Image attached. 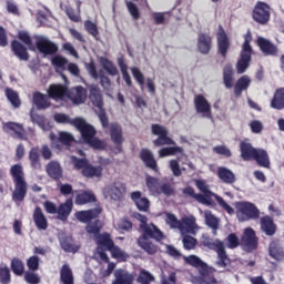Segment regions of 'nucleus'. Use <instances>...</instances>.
<instances>
[{
    "instance_id": "f257e3e1",
    "label": "nucleus",
    "mask_w": 284,
    "mask_h": 284,
    "mask_svg": "<svg viewBox=\"0 0 284 284\" xmlns=\"http://www.w3.org/2000/svg\"><path fill=\"white\" fill-rule=\"evenodd\" d=\"M135 219L140 221V230H142V234L136 240L138 247H141L149 256H154V254L159 252V245H156L154 241H156V243L165 241V233L154 223L149 224L148 216L141 213H136Z\"/></svg>"
},
{
    "instance_id": "f03ea898",
    "label": "nucleus",
    "mask_w": 284,
    "mask_h": 284,
    "mask_svg": "<svg viewBox=\"0 0 284 284\" xmlns=\"http://www.w3.org/2000/svg\"><path fill=\"white\" fill-rule=\"evenodd\" d=\"M10 176L14 185L11 199L13 203L19 205V203H23V201H26V196H28V182L26 181V172H23V165L13 164L10 169Z\"/></svg>"
},
{
    "instance_id": "7ed1b4c3",
    "label": "nucleus",
    "mask_w": 284,
    "mask_h": 284,
    "mask_svg": "<svg viewBox=\"0 0 284 284\" xmlns=\"http://www.w3.org/2000/svg\"><path fill=\"white\" fill-rule=\"evenodd\" d=\"M74 128L80 131V134L84 141L88 143L93 150H103L105 148V143L97 138V129L92 126V124L88 123L83 118L74 119Z\"/></svg>"
},
{
    "instance_id": "20e7f679",
    "label": "nucleus",
    "mask_w": 284,
    "mask_h": 284,
    "mask_svg": "<svg viewBox=\"0 0 284 284\" xmlns=\"http://www.w3.org/2000/svg\"><path fill=\"white\" fill-rule=\"evenodd\" d=\"M252 32H247L244 36V42L242 44V51L240 54V60L236 63V72L237 74H243L250 68V63H252Z\"/></svg>"
},
{
    "instance_id": "39448f33",
    "label": "nucleus",
    "mask_w": 284,
    "mask_h": 284,
    "mask_svg": "<svg viewBox=\"0 0 284 284\" xmlns=\"http://www.w3.org/2000/svg\"><path fill=\"white\" fill-rule=\"evenodd\" d=\"M236 217L241 223L261 219V210L252 202H239L236 205Z\"/></svg>"
},
{
    "instance_id": "423d86ee",
    "label": "nucleus",
    "mask_w": 284,
    "mask_h": 284,
    "mask_svg": "<svg viewBox=\"0 0 284 284\" xmlns=\"http://www.w3.org/2000/svg\"><path fill=\"white\" fill-rule=\"evenodd\" d=\"M98 250L102 252H111L113 258H125V252L121 247L114 245V240L110 233L99 234L97 237Z\"/></svg>"
},
{
    "instance_id": "0eeeda50",
    "label": "nucleus",
    "mask_w": 284,
    "mask_h": 284,
    "mask_svg": "<svg viewBox=\"0 0 284 284\" xmlns=\"http://www.w3.org/2000/svg\"><path fill=\"white\" fill-rule=\"evenodd\" d=\"M205 247L209 250H213L217 254V267H227L231 263L230 256H227V251H225V243L221 240H205L204 241Z\"/></svg>"
},
{
    "instance_id": "6e6552de",
    "label": "nucleus",
    "mask_w": 284,
    "mask_h": 284,
    "mask_svg": "<svg viewBox=\"0 0 284 284\" xmlns=\"http://www.w3.org/2000/svg\"><path fill=\"white\" fill-rule=\"evenodd\" d=\"M151 132L154 136H158V139L153 141L155 148H163V145H176V142L170 138V131H168V128L161 124H152Z\"/></svg>"
},
{
    "instance_id": "1a4fd4ad",
    "label": "nucleus",
    "mask_w": 284,
    "mask_h": 284,
    "mask_svg": "<svg viewBox=\"0 0 284 284\" xmlns=\"http://www.w3.org/2000/svg\"><path fill=\"white\" fill-rule=\"evenodd\" d=\"M271 10L272 9L270 8V4L263 1H257L252 11L253 20H255L256 23H260V26H265L266 23H270L272 14Z\"/></svg>"
},
{
    "instance_id": "9d476101",
    "label": "nucleus",
    "mask_w": 284,
    "mask_h": 284,
    "mask_svg": "<svg viewBox=\"0 0 284 284\" xmlns=\"http://www.w3.org/2000/svg\"><path fill=\"white\" fill-rule=\"evenodd\" d=\"M109 135L112 143L115 144V153L121 154V152H123V142L125 141V138H123V128L116 122L110 123Z\"/></svg>"
},
{
    "instance_id": "9b49d317",
    "label": "nucleus",
    "mask_w": 284,
    "mask_h": 284,
    "mask_svg": "<svg viewBox=\"0 0 284 284\" xmlns=\"http://www.w3.org/2000/svg\"><path fill=\"white\" fill-rule=\"evenodd\" d=\"M36 48L39 53L44 54V57L57 54V52H59V47L57 43L44 37H37Z\"/></svg>"
},
{
    "instance_id": "f8f14e48",
    "label": "nucleus",
    "mask_w": 284,
    "mask_h": 284,
    "mask_svg": "<svg viewBox=\"0 0 284 284\" xmlns=\"http://www.w3.org/2000/svg\"><path fill=\"white\" fill-rule=\"evenodd\" d=\"M217 39V52L221 54L223 59H227V52L230 50V45L232 43L230 42V38L227 37V33L225 32V29L223 26H219V30L216 33Z\"/></svg>"
},
{
    "instance_id": "ddd939ff",
    "label": "nucleus",
    "mask_w": 284,
    "mask_h": 284,
    "mask_svg": "<svg viewBox=\"0 0 284 284\" xmlns=\"http://www.w3.org/2000/svg\"><path fill=\"white\" fill-rule=\"evenodd\" d=\"M194 108L197 114H202L204 119H212V105L203 94L194 98Z\"/></svg>"
},
{
    "instance_id": "4468645a",
    "label": "nucleus",
    "mask_w": 284,
    "mask_h": 284,
    "mask_svg": "<svg viewBox=\"0 0 284 284\" xmlns=\"http://www.w3.org/2000/svg\"><path fill=\"white\" fill-rule=\"evenodd\" d=\"M73 141H74V135L65 131H61L55 140L52 139L51 146L53 148V150H58L59 152H61L63 148H65L67 150H70V148H72Z\"/></svg>"
},
{
    "instance_id": "2eb2a0df",
    "label": "nucleus",
    "mask_w": 284,
    "mask_h": 284,
    "mask_svg": "<svg viewBox=\"0 0 284 284\" xmlns=\"http://www.w3.org/2000/svg\"><path fill=\"white\" fill-rule=\"evenodd\" d=\"M67 99H70L74 105H81L88 99V90L81 85L68 89Z\"/></svg>"
},
{
    "instance_id": "dca6fc26",
    "label": "nucleus",
    "mask_w": 284,
    "mask_h": 284,
    "mask_svg": "<svg viewBox=\"0 0 284 284\" xmlns=\"http://www.w3.org/2000/svg\"><path fill=\"white\" fill-rule=\"evenodd\" d=\"M256 43L264 57H278V47L272 41L258 37Z\"/></svg>"
},
{
    "instance_id": "f3484780",
    "label": "nucleus",
    "mask_w": 284,
    "mask_h": 284,
    "mask_svg": "<svg viewBox=\"0 0 284 284\" xmlns=\"http://www.w3.org/2000/svg\"><path fill=\"white\" fill-rule=\"evenodd\" d=\"M241 243L247 250L254 251L258 247V237H256V232L252 227L244 230V235L241 239Z\"/></svg>"
},
{
    "instance_id": "a211bd4d",
    "label": "nucleus",
    "mask_w": 284,
    "mask_h": 284,
    "mask_svg": "<svg viewBox=\"0 0 284 284\" xmlns=\"http://www.w3.org/2000/svg\"><path fill=\"white\" fill-rule=\"evenodd\" d=\"M49 99L65 101L68 99V87L65 84H50L48 89Z\"/></svg>"
},
{
    "instance_id": "6ab92c4d",
    "label": "nucleus",
    "mask_w": 284,
    "mask_h": 284,
    "mask_svg": "<svg viewBox=\"0 0 284 284\" xmlns=\"http://www.w3.org/2000/svg\"><path fill=\"white\" fill-rule=\"evenodd\" d=\"M268 255L271 258H274V261H277V263H281V261H284V248L281 244V240L273 239L268 244Z\"/></svg>"
},
{
    "instance_id": "aec40b11",
    "label": "nucleus",
    "mask_w": 284,
    "mask_h": 284,
    "mask_svg": "<svg viewBox=\"0 0 284 284\" xmlns=\"http://www.w3.org/2000/svg\"><path fill=\"white\" fill-rule=\"evenodd\" d=\"M101 216V209H90L85 211H78L75 213V219L80 223H92V221H95V219H99Z\"/></svg>"
},
{
    "instance_id": "412c9836",
    "label": "nucleus",
    "mask_w": 284,
    "mask_h": 284,
    "mask_svg": "<svg viewBox=\"0 0 284 284\" xmlns=\"http://www.w3.org/2000/svg\"><path fill=\"white\" fill-rule=\"evenodd\" d=\"M180 232L182 234H196V230H199V225L196 224V217L194 216H185L180 220Z\"/></svg>"
},
{
    "instance_id": "4be33fe9",
    "label": "nucleus",
    "mask_w": 284,
    "mask_h": 284,
    "mask_svg": "<svg viewBox=\"0 0 284 284\" xmlns=\"http://www.w3.org/2000/svg\"><path fill=\"white\" fill-rule=\"evenodd\" d=\"M140 159L144 163L145 168L152 170L153 172H159V163L154 159V153L150 149H142L140 151Z\"/></svg>"
},
{
    "instance_id": "5701e85b",
    "label": "nucleus",
    "mask_w": 284,
    "mask_h": 284,
    "mask_svg": "<svg viewBox=\"0 0 284 284\" xmlns=\"http://www.w3.org/2000/svg\"><path fill=\"white\" fill-rule=\"evenodd\" d=\"M74 207V202L72 201V197H69L65 200L64 203H61L58 206V221H62V223H65L68 219H70V214H72V210Z\"/></svg>"
},
{
    "instance_id": "b1692460",
    "label": "nucleus",
    "mask_w": 284,
    "mask_h": 284,
    "mask_svg": "<svg viewBox=\"0 0 284 284\" xmlns=\"http://www.w3.org/2000/svg\"><path fill=\"white\" fill-rule=\"evenodd\" d=\"M131 200L135 203L140 212H148L150 210V200L143 196L141 191H134L131 193Z\"/></svg>"
},
{
    "instance_id": "393cba45",
    "label": "nucleus",
    "mask_w": 284,
    "mask_h": 284,
    "mask_svg": "<svg viewBox=\"0 0 284 284\" xmlns=\"http://www.w3.org/2000/svg\"><path fill=\"white\" fill-rule=\"evenodd\" d=\"M260 226L262 232L265 233L266 236H274V234H276V224L274 223V219H272V216L270 215L261 217Z\"/></svg>"
},
{
    "instance_id": "a878e982",
    "label": "nucleus",
    "mask_w": 284,
    "mask_h": 284,
    "mask_svg": "<svg viewBox=\"0 0 284 284\" xmlns=\"http://www.w3.org/2000/svg\"><path fill=\"white\" fill-rule=\"evenodd\" d=\"M197 50L201 54H210L212 50V36L200 33L197 37Z\"/></svg>"
},
{
    "instance_id": "bb28decb",
    "label": "nucleus",
    "mask_w": 284,
    "mask_h": 284,
    "mask_svg": "<svg viewBox=\"0 0 284 284\" xmlns=\"http://www.w3.org/2000/svg\"><path fill=\"white\" fill-rule=\"evenodd\" d=\"M126 186L121 182H114L108 191V194L112 201H121L125 196Z\"/></svg>"
},
{
    "instance_id": "cd10ccee",
    "label": "nucleus",
    "mask_w": 284,
    "mask_h": 284,
    "mask_svg": "<svg viewBox=\"0 0 284 284\" xmlns=\"http://www.w3.org/2000/svg\"><path fill=\"white\" fill-rule=\"evenodd\" d=\"M89 99L95 108H99V110L103 108V94H101L99 85L91 84L89 87Z\"/></svg>"
},
{
    "instance_id": "c85d7f7f",
    "label": "nucleus",
    "mask_w": 284,
    "mask_h": 284,
    "mask_svg": "<svg viewBox=\"0 0 284 284\" xmlns=\"http://www.w3.org/2000/svg\"><path fill=\"white\" fill-rule=\"evenodd\" d=\"M183 258L186 265H191V267H196L197 270H200L201 276H205V274H207V264L203 262L199 256L189 255L183 256Z\"/></svg>"
},
{
    "instance_id": "c756f323",
    "label": "nucleus",
    "mask_w": 284,
    "mask_h": 284,
    "mask_svg": "<svg viewBox=\"0 0 284 284\" xmlns=\"http://www.w3.org/2000/svg\"><path fill=\"white\" fill-rule=\"evenodd\" d=\"M47 174L53 181H61L63 179V169L58 161H51L47 164Z\"/></svg>"
},
{
    "instance_id": "7c9ffc66",
    "label": "nucleus",
    "mask_w": 284,
    "mask_h": 284,
    "mask_svg": "<svg viewBox=\"0 0 284 284\" xmlns=\"http://www.w3.org/2000/svg\"><path fill=\"white\" fill-rule=\"evenodd\" d=\"M32 219L38 230H48V217H45V214L43 213L41 206H36Z\"/></svg>"
},
{
    "instance_id": "2f4dec72",
    "label": "nucleus",
    "mask_w": 284,
    "mask_h": 284,
    "mask_svg": "<svg viewBox=\"0 0 284 284\" xmlns=\"http://www.w3.org/2000/svg\"><path fill=\"white\" fill-rule=\"evenodd\" d=\"M134 283V275L123 268L114 271V280L112 284H132Z\"/></svg>"
},
{
    "instance_id": "473e14b6",
    "label": "nucleus",
    "mask_w": 284,
    "mask_h": 284,
    "mask_svg": "<svg viewBox=\"0 0 284 284\" xmlns=\"http://www.w3.org/2000/svg\"><path fill=\"white\" fill-rule=\"evenodd\" d=\"M60 247L64 252H71L72 254H77V252H79V250H81V246L77 245L74 243V239L70 235H62L60 237Z\"/></svg>"
},
{
    "instance_id": "72a5a7b5",
    "label": "nucleus",
    "mask_w": 284,
    "mask_h": 284,
    "mask_svg": "<svg viewBox=\"0 0 284 284\" xmlns=\"http://www.w3.org/2000/svg\"><path fill=\"white\" fill-rule=\"evenodd\" d=\"M11 50L16 57L20 59V61H29L30 53H28V48L23 45L18 40L11 41Z\"/></svg>"
},
{
    "instance_id": "f704fd0d",
    "label": "nucleus",
    "mask_w": 284,
    "mask_h": 284,
    "mask_svg": "<svg viewBox=\"0 0 284 284\" xmlns=\"http://www.w3.org/2000/svg\"><path fill=\"white\" fill-rule=\"evenodd\" d=\"M257 150L258 149L253 148L252 143L250 142H240L241 159L243 161H253Z\"/></svg>"
},
{
    "instance_id": "c9c22d12",
    "label": "nucleus",
    "mask_w": 284,
    "mask_h": 284,
    "mask_svg": "<svg viewBox=\"0 0 284 284\" xmlns=\"http://www.w3.org/2000/svg\"><path fill=\"white\" fill-rule=\"evenodd\" d=\"M33 103L37 110H48V108L52 105V102H50V95L43 94L39 91L33 93Z\"/></svg>"
},
{
    "instance_id": "e433bc0d",
    "label": "nucleus",
    "mask_w": 284,
    "mask_h": 284,
    "mask_svg": "<svg viewBox=\"0 0 284 284\" xmlns=\"http://www.w3.org/2000/svg\"><path fill=\"white\" fill-rule=\"evenodd\" d=\"M253 161L256 162L258 168H265L266 170H270V165H272V162H270V154L263 149H257V151H255Z\"/></svg>"
},
{
    "instance_id": "4c0bfd02",
    "label": "nucleus",
    "mask_w": 284,
    "mask_h": 284,
    "mask_svg": "<svg viewBox=\"0 0 284 284\" xmlns=\"http://www.w3.org/2000/svg\"><path fill=\"white\" fill-rule=\"evenodd\" d=\"M217 176L222 183H226V185H232L233 183H236V175L232 170L225 168V166H220L217 169Z\"/></svg>"
},
{
    "instance_id": "58836bf2",
    "label": "nucleus",
    "mask_w": 284,
    "mask_h": 284,
    "mask_svg": "<svg viewBox=\"0 0 284 284\" xmlns=\"http://www.w3.org/2000/svg\"><path fill=\"white\" fill-rule=\"evenodd\" d=\"M270 105L273 110H284V87L275 90Z\"/></svg>"
},
{
    "instance_id": "ea45409f",
    "label": "nucleus",
    "mask_w": 284,
    "mask_h": 284,
    "mask_svg": "<svg viewBox=\"0 0 284 284\" xmlns=\"http://www.w3.org/2000/svg\"><path fill=\"white\" fill-rule=\"evenodd\" d=\"M88 203H97V195L92 191H81L75 196V205H88Z\"/></svg>"
},
{
    "instance_id": "a19ab883",
    "label": "nucleus",
    "mask_w": 284,
    "mask_h": 284,
    "mask_svg": "<svg viewBox=\"0 0 284 284\" xmlns=\"http://www.w3.org/2000/svg\"><path fill=\"white\" fill-rule=\"evenodd\" d=\"M4 95L14 110H19V108H21V97H19V92L14 89L7 87L4 89Z\"/></svg>"
},
{
    "instance_id": "79ce46f5",
    "label": "nucleus",
    "mask_w": 284,
    "mask_h": 284,
    "mask_svg": "<svg viewBox=\"0 0 284 284\" xmlns=\"http://www.w3.org/2000/svg\"><path fill=\"white\" fill-rule=\"evenodd\" d=\"M82 175H84L85 179H101V176H103V166H94L89 163L84 170H82Z\"/></svg>"
},
{
    "instance_id": "37998d69",
    "label": "nucleus",
    "mask_w": 284,
    "mask_h": 284,
    "mask_svg": "<svg viewBox=\"0 0 284 284\" xmlns=\"http://www.w3.org/2000/svg\"><path fill=\"white\" fill-rule=\"evenodd\" d=\"M4 128H7V130H10L11 132H14L16 139H20V141H28V136H26V129H23V125L16 122H7L4 124Z\"/></svg>"
},
{
    "instance_id": "c03bdc74",
    "label": "nucleus",
    "mask_w": 284,
    "mask_h": 284,
    "mask_svg": "<svg viewBox=\"0 0 284 284\" xmlns=\"http://www.w3.org/2000/svg\"><path fill=\"white\" fill-rule=\"evenodd\" d=\"M60 281L62 284H74V273L70 264H63L60 268Z\"/></svg>"
},
{
    "instance_id": "a18cd8bd",
    "label": "nucleus",
    "mask_w": 284,
    "mask_h": 284,
    "mask_svg": "<svg viewBox=\"0 0 284 284\" xmlns=\"http://www.w3.org/2000/svg\"><path fill=\"white\" fill-rule=\"evenodd\" d=\"M250 83H252L250 75H242L234 85L235 97H241V94H243V91L250 88Z\"/></svg>"
},
{
    "instance_id": "49530a36",
    "label": "nucleus",
    "mask_w": 284,
    "mask_h": 284,
    "mask_svg": "<svg viewBox=\"0 0 284 284\" xmlns=\"http://www.w3.org/2000/svg\"><path fill=\"white\" fill-rule=\"evenodd\" d=\"M223 83L225 88H234V69L232 64H226L223 69Z\"/></svg>"
},
{
    "instance_id": "de8ad7c7",
    "label": "nucleus",
    "mask_w": 284,
    "mask_h": 284,
    "mask_svg": "<svg viewBox=\"0 0 284 284\" xmlns=\"http://www.w3.org/2000/svg\"><path fill=\"white\" fill-rule=\"evenodd\" d=\"M65 14L69 17L70 21H73V23H79V21H81V1L77 0V10L72 7H68Z\"/></svg>"
},
{
    "instance_id": "09e8293b",
    "label": "nucleus",
    "mask_w": 284,
    "mask_h": 284,
    "mask_svg": "<svg viewBox=\"0 0 284 284\" xmlns=\"http://www.w3.org/2000/svg\"><path fill=\"white\" fill-rule=\"evenodd\" d=\"M29 161H30V165H31V168H33V170H40L41 169V158L39 155V148L38 146H33L29 151Z\"/></svg>"
},
{
    "instance_id": "8fccbe9b",
    "label": "nucleus",
    "mask_w": 284,
    "mask_h": 284,
    "mask_svg": "<svg viewBox=\"0 0 284 284\" xmlns=\"http://www.w3.org/2000/svg\"><path fill=\"white\" fill-rule=\"evenodd\" d=\"M118 65L122 72V79L125 81L129 88H132V78L128 72V63H125V58L123 57L118 58Z\"/></svg>"
},
{
    "instance_id": "3c124183",
    "label": "nucleus",
    "mask_w": 284,
    "mask_h": 284,
    "mask_svg": "<svg viewBox=\"0 0 284 284\" xmlns=\"http://www.w3.org/2000/svg\"><path fill=\"white\" fill-rule=\"evenodd\" d=\"M176 154H183V149L181 146H165L159 150L160 159H165V156H176Z\"/></svg>"
},
{
    "instance_id": "603ef678",
    "label": "nucleus",
    "mask_w": 284,
    "mask_h": 284,
    "mask_svg": "<svg viewBox=\"0 0 284 284\" xmlns=\"http://www.w3.org/2000/svg\"><path fill=\"white\" fill-rule=\"evenodd\" d=\"M183 194L185 196H191L192 199H195V201H197L199 203H203V204L209 203L207 195L196 193L194 191V187H192V186H187V187L183 189Z\"/></svg>"
},
{
    "instance_id": "864d4df0",
    "label": "nucleus",
    "mask_w": 284,
    "mask_h": 284,
    "mask_svg": "<svg viewBox=\"0 0 284 284\" xmlns=\"http://www.w3.org/2000/svg\"><path fill=\"white\" fill-rule=\"evenodd\" d=\"M11 270L16 276H23L26 274V264L18 257L11 260Z\"/></svg>"
},
{
    "instance_id": "5fc2aeb1",
    "label": "nucleus",
    "mask_w": 284,
    "mask_h": 284,
    "mask_svg": "<svg viewBox=\"0 0 284 284\" xmlns=\"http://www.w3.org/2000/svg\"><path fill=\"white\" fill-rule=\"evenodd\" d=\"M155 277L150 273V271H146L145 268H141L138 277H136V283L139 284H150L154 283Z\"/></svg>"
},
{
    "instance_id": "6e6d98bb",
    "label": "nucleus",
    "mask_w": 284,
    "mask_h": 284,
    "mask_svg": "<svg viewBox=\"0 0 284 284\" xmlns=\"http://www.w3.org/2000/svg\"><path fill=\"white\" fill-rule=\"evenodd\" d=\"M146 187L151 194H161V183H159V179L154 176L146 178Z\"/></svg>"
},
{
    "instance_id": "4d7b16f0",
    "label": "nucleus",
    "mask_w": 284,
    "mask_h": 284,
    "mask_svg": "<svg viewBox=\"0 0 284 284\" xmlns=\"http://www.w3.org/2000/svg\"><path fill=\"white\" fill-rule=\"evenodd\" d=\"M102 68L110 74V77H118L119 69H116V65H114L113 61H110V59H102L101 61Z\"/></svg>"
},
{
    "instance_id": "13d9d810",
    "label": "nucleus",
    "mask_w": 284,
    "mask_h": 284,
    "mask_svg": "<svg viewBox=\"0 0 284 284\" xmlns=\"http://www.w3.org/2000/svg\"><path fill=\"white\" fill-rule=\"evenodd\" d=\"M0 283L10 284L12 283V274L10 273V267L6 264L0 265Z\"/></svg>"
},
{
    "instance_id": "bf43d9fd",
    "label": "nucleus",
    "mask_w": 284,
    "mask_h": 284,
    "mask_svg": "<svg viewBox=\"0 0 284 284\" xmlns=\"http://www.w3.org/2000/svg\"><path fill=\"white\" fill-rule=\"evenodd\" d=\"M125 6L133 21H139V19H141V11L139 10V7L132 1H126Z\"/></svg>"
},
{
    "instance_id": "052dcab7",
    "label": "nucleus",
    "mask_w": 284,
    "mask_h": 284,
    "mask_svg": "<svg viewBox=\"0 0 284 284\" xmlns=\"http://www.w3.org/2000/svg\"><path fill=\"white\" fill-rule=\"evenodd\" d=\"M18 39L20 41H22V43H24V45H28V48H29V50H31V52H34V50H37L34 44L32 43V38L30 37V34L28 32L20 31L18 33Z\"/></svg>"
},
{
    "instance_id": "680f3d73",
    "label": "nucleus",
    "mask_w": 284,
    "mask_h": 284,
    "mask_svg": "<svg viewBox=\"0 0 284 284\" xmlns=\"http://www.w3.org/2000/svg\"><path fill=\"white\" fill-rule=\"evenodd\" d=\"M131 72L138 85H140L141 90H143L145 85V75H143V72H141V69H139V67H133L131 68Z\"/></svg>"
},
{
    "instance_id": "e2e57ef3",
    "label": "nucleus",
    "mask_w": 284,
    "mask_h": 284,
    "mask_svg": "<svg viewBox=\"0 0 284 284\" xmlns=\"http://www.w3.org/2000/svg\"><path fill=\"white\" fill-rule=\"evenodd\" d=\"M165 223L171 230H180L181 227V220H179L174 213H166Z\"/></svg>"
},
{
    "instance_id": "0e129e2a",
    "label": "nucleus",
    "mask_w": 284,
    "mask_h": 284,
    "mask_svg": "<svg viewBox=\"0 0 284 284\" xmlns=\"http://www.w3.org/2000/svg\"><path fill=\"white\" fill-rule=\"evenodd\" d=\"M84 30H87L93 39L99 38V27H97V23L92 22V20L84 21Z\"/></svg>"
},
{
    "instance_id": "69168bd1",
    "label": "nucleus",
    "mask_w": 284,
    "mask_h": 284,
    "mask_svg": "<svg viewBox=\"0 0 284 284\" xmlns=\"http://www.w3.org/2000/svg\"><path fill=\"white\" fill-rule=\"evenodd\" d=\"M85 231L88 234H94L95 237L99 236L101 234V220L95 219L93 223H89Z\"/></svg>"
},
{
    "instance_id": "338daca9",
    "label": "nucleus",
    "mask_w": 284,
    "mask_h": 284,
    "mask_svg": "<svg viewBox=\"0 0 284 284\" xmlns=\"http://www.w3.org/2000/svg\"><path fill=\"white\" fill-rule=\"evenodd\" d=\"M40 258L37 255H32L27 260V267L30 272H37L40 265Z\"/></svg>"
},
{
    "instance_id": "774afa93",
    "label": "nucleus",
    "mask_w": 284,
    "mask_h": 284,
    "mask_svg": "<svg viewBox=\"0 0 284 284\" xmlns=\"http://www.w3.org/2000/svg\"><path fill=\"white\" fill-rule=\"evenodd\" d=\"M24 281L29 284H39L41 283V276L34 273V271H29L24 273Z\"/></svg>"
}]
</instances>
